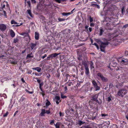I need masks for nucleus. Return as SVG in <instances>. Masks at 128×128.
I'll list each match as a JSON object with an SVG mask.
<instances>
[{
	"label": "nucleus",
	"mask_w": 128,
	"mask_h": 128,
	"mask_svg": "<svg viewBox=\"0 0 128 128\" xmlns=\"http://www.w3.org/2000/svg\"><path fill=\"white\" fill-rule=\"evenodd\" d=\"M97 42L98 43H99V42L101 43L100 46V49L101 51L105 52L104 49L106 46L110 44V42L108 41H106V42H102L100 40H97Z\"/></svg>",
	"instance_id": "1"
},
{
	"label": "nucleus",
	"mask_w": 128,
	"mask_h": 128,
	"mask_svg": "<svg viewBox=\"0 0 128 128\" xmlns=\"http://www.w3.org/2000/svg\"><path fill=\"white\" fill-rule=\"evenodd\" d=\"M127 92V90L124 88L120 89L117 93V95L119 96L122 98L124 95L126 94Z\"/></svg>",
	"instance_id": "2"
},
{
	"label": "nucleus",
	"mask_w": 128,
	"mask_h": 128,
	"mask_svg": "<svg viewBox=\"0 0 128 128\" xmlns=\"http://www.w3.org/2000/svg\"><path fill=\"white\" fill-rule=\"evenodd\" d=\"M97 76L98 77V79L100 80V79L103 82H106L108 81V79L104 76L100 72L98 73L97 74Z\"/></svg>",
	"instance_id": "3"
},
{
	"label": "nucleus",
	"mask_w": 128,
	"mask_h": 128,
	"mask_svg": "<svg viewBox=\"0 0 128 128\" xmlns=\"http://www.w3.org/2000/svg\"><path fill=\"white\" fill-rule=\"evenodd\" d=\"M52 5L51 3L49 2L48 3V4H45L43 6L42 8L43 10L46 12H48L52 7Z\"/></svg>",
	"instance_id": "4"
},
{
	"label": "nucleus",
	"mask_w": 128,
	"mask_h": 128,
	"mask_svg": "<svg viewBox=\"0 0 128 128\" xmlns=\"http://www.w3.org/2000/svg\"><path fill=\"white\" fill-rule=\"evenodd\" d=\"M92 85L95 89V90L97 91L100 90V88L98 86V84L95 80H92Z\"/></svg>",
	"instance_id": "5"
},
{
	"label": "nucleus",
	"mask_w": 128,
	"mask_h": 128,
	"mask_svg": "<svg viewBox=\"0 0 128 128\" xmlns=\"http://www.w3.org/2000/svg\"><path fill=\"white\" fill-rule=\"evenodd\" d=\"M59 54L56 53H53L48 56L45 59L46 60H49L50 59H52L53 58H55Z\"/></svg>",
	"instance_id": "6"
},
{
	"label": "nucleus",
	"mask_w": 128,
	"mask_h": 128,
	"mask_svg": "<svg viewBox=\"0 0 128 128\" xmlns=\"http://www.w3.org/2000/svg\"><path fill=\"white\" fill-rule=\"evenodd\" d=\"M98 97V95L97 94H95L92 95L91 98H92V100L98 102V100H97Z\"/></svg>",
	"instance_id": "7"
},
{
	"label": "nucleus",
	"mask_w": 128,
	"mask_h": 128,
	"mask_svg": "<svg viewBox=\"0 0 128 128\" xmlns=\"http://www.w3.org/2000/svg\"><path fill=\"white\" fill-rule=\"evenodd\" d=\"M93 126L92 124H88L83 126L80 127V128H93Z\"/></svg>",
	"instance_id": "8"
},
{
	"label": "nucleus",
	"mask_w": 128,
	"mask_h": 128,
	"mask_svg": "<svg viewBox=\"0 0 128 128\" xmlns=\"http://www.w3.org/2000/svg\"><path fill=\"white\" fill-rule=\"evenodd\" d=\"M6 28V26L4 24H0V30L2 31H4Z\"/></svg>",
	"instance_id": "9"
},
{
	"label": "nucleus",
	"mask_w": 128,
	"mask_h": 128,
	"mask_svg": "<svg viewBox=\"0 0 128 128\" xmlns=\"http://www.w3.org/2000/svg\"><path fill=\"white\" fill-rule=\"evenodd\" d=\"M8 62L14 64H15L16 63L15 60L12 58H10L8 59Z\"/></svg>",
	"instance_id": "10"
},
{
	"label": "nucleus",
	"mask_w": 128,
	"mask_h": 128,
	"mask_svg": "<svg viewBox=\"0 0 128 128\" xmlns=\"http://www.w3.org/2000/svg\"><path fill=\"white\" fill-rule=\"evenodd\" d=\"M117 65V63L115 62H113L110 63V64L108 66V67L109 68H110V67L112 66L113 67H116Z\"/></svg>",
	"instance_id": "11"
},
{
	"label": "nucleus",
	"mask_w": 128,
	"mask_h": 128,
	"mask_svg": "<svg viewBox=\"0 0 128 128\" xmlns=\"http://www.w3.org/2000/svg\"><path fill=\"white\" fill-rule=\"evenodd\" d=\"M85 69L86 75L87 76H90V72L88 67L85 68Z\"/></svg>",
	"instance_id": "12"
},
{
	"label": "nucleus",
	"mask_w": 128,
	"mask_h": 128,
	"mask_svg": "<svg viewBox=\"0 0 128 128\" xmlns=\"http://www.w3.org/2000/svg\"><path fill=\"white\" fill-rule=\"evenodd\" d=\"M36 42L34 44L33 43H31L30 45V47L31 48V50H33L34 48L36 49V48H34L36 46Z\"/></svg>",
	"instance_id": "13"
},
{
	"label": "nucleus",
	"mask_w": 128,
	"mask_h": 128,
	"mask_svg": "<svg viewBox=\"0 0 128 128\" xmlns=\"http://www.w3.org/2000/svg\"><path fill=\"white\" fill-rule=\"evenodd\" d=\"M121 64L124 65H127L128 64V61L126 60H122L120 62Z\"/></svg>",
	"instance_id": "14"
},
{
	"label": "nucleus",
	"mask_w": 128,
	"mask_h": 128,
	"mask_svg": "<svg viewBox=\"0 0 128 128\" xmlns=\"http://www.w3.org/2000/svg\"><path fill=\"white\" fill-rule=\"evenodd\" d=\"M85 123V122L82 121L80 120H78L77 122V124L79 126H80L82 124H84Z\"/></svg>",
	"instance_id": "15"
},
{
	"label": "nucleus",
	"mask_w": 128,
	"mask_h": 128,
	"mask_svg": "<svg viewBox=\"0 0 128 128\" xmlns=\"http://www.w3.org/2000/svg\"><path fill=\"white\" fill-rule=\"evenodd\" d=\"M39 34L38 32H35V38L36 40H38L39 39Z\"/></svg>",
	"instance_id": "16"
},
{
	"label": "nucleus",
	"mask_w": 128,
	"mask_h": 128,
	"mask_svg": "<svg viewBox=\"0 0 128 128\" xmlns=\"http://www.w3.org/2000/svg\"><path fill=\"white\" fill-rule=\"evenodd\" d=\"M32 69L33 70H37L38 72H40L41 70V68L39 67H37L36 68H32Z\"/></svg>",
	"instance_id": "17"
},
{
	"label": "nucleus",
	"mask_w": 128,
	"mask_h": 128,
	"mask_svg": "<svg viewBox=\"0 0 128 128\" xmlns=\"http://www.w3.org/2000/svg\"><path fill=\"white\" fill-rule=\"evenodd\" d=\"M45 113V110L44 109H42V112L40 113V115L42 116H44V114Z\"/></svg>",
	"instance_id": "18"
},
{
	"label": "nucleus",
	"mask_w": 128,
	"mask_h": 128,
	"mask_svg": "<svg viewBox=\"0 0 128 128\" xmlns=\"http://www.w3.org/2000/svg\"><path fill=\"white\" fill-rule=\"evenodd\" d=\"M10 34L12 37L13 38L15 36V34L14 31L12 30H11L10 31Z\"/></svg>",
	"instance_id": "19"
},
{
	"label": "nucleus",
	"mask_w": 128,
	"mask_h": 128,
	"mask_svg": "<svg viewBox=\"0 0 128 128\" xmlns=\"http://www.w3.org/2000/svg\"><path fill=\"white\" fill-rule=\"evenodd\" d=\"M60 123L58 122H57L56 124H54L56 128H60Z\"/></svg>",
	"instance_id": "20"
},
{
	"label": "nucleus",
	"mask_w": 128,
	"mask_h": 128,
	"mask_svg": "<svg viewBox=\"0 0 128 128\" xmlns=\"http://www.w3.org/2000/svg\"><path fill=\"white\" fill-rule=\"evenodd\" d=\"M34 56L32 54V52H31L30 54H28L27 55V58H33Z\"/></svg>",
	"instance_id": "21"
},
{
	"label": "nucleus",
	"mask_w": 128,
	"mask_h": 128,
	"mask_svg": "<svg viewBox=\"0 0 128 128\" xmlns=\"http://www.w3.org/2000/svg\"><path fill=\"white\" fill-rule=\"evenodd\" d=\"M25 98L23 97L22 96L20 99L18 100V102H21L24 101H25Z\"/></svg>",
	"instance_id": "22"
},
{
	"label": "nucleus",
	"mask_w": 128,
	"mask_h": 128,
	"mask_svg": "<svg viewBox=\"0 0 128 128\" xmlns=\"http://www.w3.org/2000/svg\"><path fill=\"white\" fill-rule=\"evenodd\" d=\"M82 64L84 66L85 68L88 67L87 64L85 61L82 62Z\"/></svg>",
	"instance_id": "23"
},
{
	"label": "nucleus",
	"mask_w": 128,
	"mask_h": 128,
	"mask_svg": "<svg viewBox=\"0 0 128 128\" xmlns=\"http://www.w3.org/2000/svg\"><path fill=\"white\" fill-rule=\"evenodd\" d=\"M65 84L66 86H70L71 85H72V82H67Z\"/></svg>",
	"instance_id": "24"
},
{
	"label": "nucleus",
	"mask_w": 128,
	"mask_h": 128,
	"mask_svg": "<svg viewBox=\"0 0 128 128\" xmlns=\"http://www.w3.org/2000/svg\"><path fill=\"white\" fill-rule=\"evenodd\" d=\"M104 32V30H103V28H100V32L99 34V35L101 36L102 34Z\"/></svg>",
	"instance_id": "25"
},
{
	"label": "nucleus",
	"mask_w": 128,
	"mask_h": 128,
	"mask_svg": "<svg viewBox=\"0 0 128 128\" xmlns=\"http://www.w3.org/2000/svg\"><path fill=\"white\" fill-rule=\"evenodd\" d=\"M28 13L29 14L30 16L32 17H33V16L31 12V11L30 10H27Z\"/></svg>",
	"instance_id": "26"
},
{
	"label": "nucleus",
	"mask_w": 128,
	"mask_h": 128,
	"mask_svg": "<svg viewBox=\"0 0 128 128\" xmlns=\"http://www.w3.org/2000/svg\"><path fill=\"white\" fill-rule=\"evenodd\" d=\"M46 101L47 102L46 103V108H47L48 106H49L51 104V103L47 99Z\"/></svg>",
	"instance_id": "27"
},
{
	"label": "nucleus",
	"mask_w": 128,
	"mask_h": 128,
	"mask_svg": "<svg viewBox=\"0 0 128 128\" xmlns=\"http://www.w3.org/2000/svg\"><path fill=\"white\" fill-rule=\"evenodd\" d=\"M71 14V13L70 12L66 13V12H62V14L63 16H66L70 15Z\"/></svg>",
	"instance_id": "28"
},
{
	"label": "nucleus",
	"mask_w": 128,
	"mask_h": 128,
	"mask_svg": "<svg viewBox=\"0 0 128 128\" xmlns=\"http://www.w3.org/2000/svg\"><path fill=\"white\" fill-rule=\"evenodd\" d=\"M4 104V101L2 99L0 100V106H2Z\"/></svg>",
	"instance_id": "29"
},
{
	"label": "nucleus",
	"mask_w": 128,
	"mask_h": 128,
	"mask_svg": "<svg viewBox=\"0 0 128 128\" xmlns=\"http://www.w3.org/2000/svg\"><path fill=\"white\" fill-rule=\"evenodd\" d=\"M34 78H35L37 80V82L39 84L41 83V80L39 79L38 78L34 77Z\"/></svg>",
	"instance_id": "30"
},
{
	"label": "nucleus",
	"mask_w": 128,
	"mask_h": 128,
	"mask_svg": "<svg viewBox=\"0 0 128 128\" xmlns=\"http://www.w3.org/2000/svg\"><path fill=\"white\" fill-rule=\"evenodd\" d=\"M90 67L92 69V68H94V64L92 61H91L90 62Z\"/></svg>",
	"instance_id": "31"
},
{
	"label": "nucleus",
	"mask_w": 128,
	"mask_h": 128,
	"mask_svg": "<svg viewBox=\"0 0 128 128\" xmlns=\"http://www.w3.org/2000/svg\"><path fill=\"white\" fill-rule=\"evenodd\" d=\"M11 24H17V22H15L14 20H12L11 21Z\"/></svg>",
	"instance_id": "32"
},
{
	"label": "nucleus",
	"mask_w": 128,
	"mask_h": 128,
	"mask_svg": "<svg viewBox=\"0 0 128 128\" xmlns=\"http://www.w3.org/2000/svg\"><path fill=\"white\" fill-rule=\"evenodd\" d=\"M58 20L59 22H62V21L65 20H66V19L64 18H58Z\"/></svg>",
	"instance_id": "33"
},
{
	"label": "nucleus",
	"mask_w": 128,
	"mask_h": 128,
	"mask_svg": "<svg viewBox=\"0 0 128 128\" xmlns=\"http://www.w3.org/2000/svg\"><path fill=\"white\" fill-rule=\"evenodd\" d=\"M43 84H44V83H43V82H41L39 84V88L40 89L42 88V86H43Z\"/></svg>",
	"instance_id": "34"
},
{
	"label": "nucleus",
	"mask_w": 128,
	"mask_h": 128,
	"mask_svg": "<svg viewBox=\"0 0 128 128\" xmlns=\"http://www.w3.org/2000/svg\"><path fill=\"white\" fill-rule=\"evenodd\" d=\"M18 41V39L17 38H14V43H16Z\"/></svg>",
	"instance_id": "35"
},
{
	"label": "nucleus",
	"mask_w": 128,
	"mask_h": 128,
	"mask_svg": "<svg viewBox=\"0 0 128 128\" xmlns=\"http://www.w3.org/2000/svg\"><path fill=\"white\" fill-rule=\"evenodd\" d=\"M82 55H80L78 57V59L79 60H82Z\"/></svg>",
	"instance_id": "36"
},
{
	"label": "nucleus",
	"mask_w": 128,
	"mask_h": 128,
	"mask_svg": "<svg viewBox=\"0 0 128 128\" xmlns=\"http://www.w3.org/2000/svg\"><path fill=\"white\" fill-rule=\"evenodd\" d=\"M55 98L56 99V100H60V97L59 96H56L55 97Z\"/></svg>",
	"instance_id": "37"
},
{
	"label": "nucleus",
	"mask_w": 128,
	"mask_h": 128,
	"mask_svg": "<svg viewBox=\"0 0 128 128\" xmlns=\"http://www.w3.org/2000/svg\"><path fill=\"white\" fill-rule=\"evenodd\" d=\"M101 116L102 117H104V118H104V117L106 116H108V114H101Z\"/></svg>",
	"instance_id": "38"
},
{
	"label": "nucleus",
	"mask_w": 128,
	"mask_h": 128,
	"mask_svg": "<svg viewBox=\"0 0 128 128\" xmlns=\"http://www.w3.org/2000/svg\"><path fill=\"white\" fill-rule=\"evenodd\" d=\"M93 45H94L96 47L98 50L99 48V46L98 44L96 43H94V44H92Z\"/></svg>",
	"instance_id": "39"
},
{
	"label": "nucleus",
	"mask_w": 128,
	"mask_h": 128,
	"mask_svg": "<svg viewBox=\"0 0 128 128\" xmlns=\"http://www.w3.org/2000/svg\"><path fill=\"white\" fill-rule=\"evenodd\" d=\"M28 38H26V41L27 42H29L31 40V39L30 38V36H29V37H27Z\"/></svg>",
	"instance_id": "40"
},
{
	"label": "nucleus",
	"mask_w": 128,
	"mask_h": 128,
	"mask_svg": "<svg viewBox=\"0 0 128 128\" xmlns=\"http://www.w3.org/2000/svg\"><path fill=\"white\" fill-rule=\"evenodd\" d=\"M70 75L69 74H66V78L65 79V81H66L67 80H68V77L70 76Z\"/></svg>",
	"instance_id": "41"
},
{
	"label": "nucleus",
	"mask_w": 128,
	"mask_h": 128,
	"mask_svg": "<svg viewBox=\"0 0 128 128\" xmlns=\"http://www.w3.org/2000/svg\"><path fill=\"white\" fill-rule=\"evenodd\" d=\"M24 34H25L24 36L27 37H29V36H30L28 33L26 32V33Z\"/></svg>",
	"instance_id": "42"
},
{
	"label": "nucleus",
	"mask_w": 128,
	"mask_h": 128,
	"mask_svg": "<svg viewBox=\"0 0 128 128\" xmlns=\"http://www.w3.org/2000/svg\"><path fill=\"white\" fill-rule=\"evenodd\" d=\"M64 113L61 112L60 111L59 112L60 116H64Z\"/></svg>",
	"instance_id": "43"
},
{
	"label": "nucleus",
	"mask_w": 128,
	"mask_h": 128,
	"mask_svg": "<svg viewBox=\"0 0 128 128\" xmlns=\"http://www.w3.org/2000/svg\"><path fill=\"white\" fill-rule=\"evenodd\" d=\"M4 12V14H3L2 15L4 16L6 18H7V15L6 14V12L4 10H3Z\"/></svg>",
	"instance_id": "44"
},
{
	"label": "nucleus",
	"mask_w": 128,
	"mask_h": 128,
	"mask_svg": "<svg viewBox=\"0 0 128 128\" xmlns=\"http://www.w3.org/2000/svg\"><path fill=\"white\" fill-rule=\"evenodd\" d=\"M8 111L6 112V113L3 115V116L4 117H5L7 116H8Z\"/></svg>",
	"instance_id": "45"
},
{
	"label": "nucleus",
	"mask_w": 128,
	"mask_h": 128,
	"mask_svg": "<svg viewBox=\"0 0 128 128\" xmlns=\"http://www.w3.org/2000/svg\"><path fill=\"white\" fill-rule=\"evenodd\" d=\"M61 97L62 98H67V96H64L62 94L61 95Z\"/></svg>",
	"instance_id": "46"
},
{
	"label": "nucleus",
	"mask_w": 128,
	"mask_h": 128,
	"mask_svg": "<svg viewBox=\"0 0 128 128\" xmlns=\"http://www.w3.org/2000/svg\"><path fill=\"white\" fill-rule=\"evenodd\" d=\"M50 113V109H49V110H46L45 111V113L48 114Z\"/></svg>",
	"instance_id": "47"
},
{
	"label": "nucleus",
	"mask_w": 128,
	"mask_h": 128,
	"mask_svg": "<svg viewBox=\"0 0 128 128\" xmlns=\"http://www.w3.org/2000/svg\"><path fill=\"white\" fill-rule=\"evenodd\" d=\"M124 55L126 56H128V51L126 50L124 52Z\"/></svg>",
	"instance_id": "48"
},
{
	"label": "nucleus",
	"mask_w": 128,
	"mask_h": 128,
	"mask_svg": "<svg viewBox=\"0 0 128 128\" xmlns=\"http://www.w3.org/2000/svg\"><path fill=\"white\" fill-rule=\"evenodd\" d=\"M50 124H52L54 123V120H50Z\"/></svg>",
	"instance_id": "49"
},
{
	"label": "nucleus",
	"mask_w": 128,
	"mask_h": 128,
	"mask_svg": "<svg viewBox=\"0 0 128 128\" xmlns=\"http://www.w3.org/2000/svg\"><path fill=\"white\" fill-rule=\"evenodd\" d=\"M127 27H128V24H126L123 26V28H126Z\"/></svg>",
	"instance_id": "50"
},
{
	"label": "nucleus",
	"mask_w": 128,
	"mask_h": 128,
	"mask_svg": "<svg viewBox=\"0 0 128 128\" xmlns=\"http://www.w3.org/2000/svg\"><path fill=\"white\" fill-rule=\"evenodd\" d=\"M93 21V19L91 16H90V22H92Z\"/></svg>",
	"instance_id": "51"
},
{
	"label": "nucleus",
	"mask_w": 128,
	"mask_h": 128,
	"mask_svg": "<svg viewBox=\"0 0 128 128\" xmlns=\"http://www.w3.org/2000/svg\"><path fill=\"white\" fill-rule=\"evenodd\" d=\"M91 6H98V7L99 8V6L97 4H91Z\"/></svg>",
	"instance_id": "52"
},
{
	"label": "nucleus",
	"mask_w": 128,
	"mask_h": 128,
	"mask_svg": "<svg viewBox=\"0 0 128 128\" xmlns=\"http://www.w3.org/2000/svg\"><path fill=\"white\" fill-rule=\"evenodd\" d=\"M54 1H55L56 2H58L59 3H60L61 2V0H53Z\"/></svg>",
	"instance_id": "53"
},
{
	"label": "nucleus",
	"mask_w": 128,
	"mask_h": 128,
	"mask_svg": "<svg viewBox=\"0 0 128 128\" xmlns=\"http://www.w3.org/2000/svg\"><path fill=\"white\" fill-rule=\"evenodd\" d=\"M47 56V55L46 54H44V56H42V59H44L45 57H46Z\"/></svg>",
	"instance_id": "54"
},
{
	"label": "nucleus",
	"mask_w": 128,
	"mask_h": 128,
	"mask_svg": "<svg viewBox=\"0 0 128 128\" xmlns=\"http://www.w3.org/2000/svg\"><path fill=\"white\" fill-rule=\"evenodd\" d=\"M88 26H85V30H86L87 31H88Z\"/></svg>",
	"instance_id": "55"
},
{
	"label": "nucleus",
	"mask_w": 128,
	"mask_h": 128,
	"mask_svg": "<svg viewBox=\"0 0 128 128\" xmlns=\"http://www.w3.org/2000/svg\"><path fill=\"white\" fill-rule=\"evenodd\" d=\"M19 112V111L18 110H17L14 113V116L16 114L18 113Z\"/></svg>",
	"instance_id": "56"
},
{
	"label": "nucleus",
	"mask_w": 128,
	"mask_h": 128,
	"mask_svg": "<svg viewBox=\"0 0 128 128\" xmlns=\"http://www.w3.org/2000/svg\"><path fill=\"white\" fill-rule=\"evenodd\" d=\"M67 86H65V87L64 88V91L66 92V91L68 90V88H67Z\"/></svg>",
	"instance_id": "57"
},
{
	"label": "nucleus",
	"mask_w": 128,
	"mask_h": 128,
	"mask_svg": "<svg viewBox=\"0 0 128 128\" xmlns=\"http://www.w3.org/2000/svg\"><path fill=\"white\" fill-rule=\"evenodd\" d=\"M108 100L109 102H110V101L111 100V98L110 97H108Z\"/></svg>",
	"instance_id": "58"
},
{
	"label": "nucleus",
	"mask_w": 128,
	"mask_h": 128,
	"mask_svg": "<svg viewBox=\"0 0 128 128\" xmlns=\"http://www.w3.org/2000/svg\"><path fill=\"white\" fill-rule=\"evenodd\" d=\"M32 71L31 70H29L28 71V74H31L32 72Z\"/></svg>",
	"instance_id": "59"
},
{
	"label": "nucleus",
	"mask_w": 128,
	"mask_h": 128,
	"mask_svg": "<svg viewBox=\"0 0 128 128\" xmlns=\"http://www.w3.org/2000/svg\"><path fill=\"white\" fill-rule=\"evenodd\" d=\"M122 13V14H123L124 11V7L122 8H121Z\"/></svg>",
	"instance_id": "60"
},
{
	"label": "nucleus",
	"mask_w": 128,
	"mask_h": 128,
	"mask_svg": "<svg viewBox=\"0 0 128 128\" xmlns=\"http://www.w3.org/2000/svg\"><path fill=\"white\" fill-rule=\"evenodd\" d=\"M90 26H94V23H91L90 24Z\"/></svg>",
	"instance_id": "61"
},
{
	"label": "nucleus",
	"mask_w": 128,
	"mask_h": 128,
	"mask_svg": "<svg viewBox=\"0 0 128 128\" xmlns=\"http://www.w3.org/2000/svg\"><path fill=\"white\" fill-rule=\"evenodd\" d=\"M27 3L28 4L29 7H30V1H28L27 2Z\"/></svg>",
	"instance_id": "62"
},
{
	"label": "nucleus",
	"mask_w": 128,
	"mask_h": 128,
	"mask_svg": "<svg viewBox=\"0 0 128 128\" xmlns=\"http://www.w3.org/2000/svg\"><path fill=\"white\" fill-rule=\"evenodd\" d=\"M50 76L49 74H48V75L46 76V78H49L50 77Z\"/></svg>",
	"instance_id": "63"
},
{
	"label": "nucleus",
	"mask_w": 128,
	"mask_h": 128,
	"mask_svg": "<svg viewBox=\"0 0 128 128\" xmlns=\"http://www.w3.org/2000/svg\"><path fill=\"white\" fill-rule=\"evenodd\" d=\"M96 118V116H92L91 118V119L92 120L95 119Z\"/></svg>",
	"instance_id": "64"
}]
</instances>
